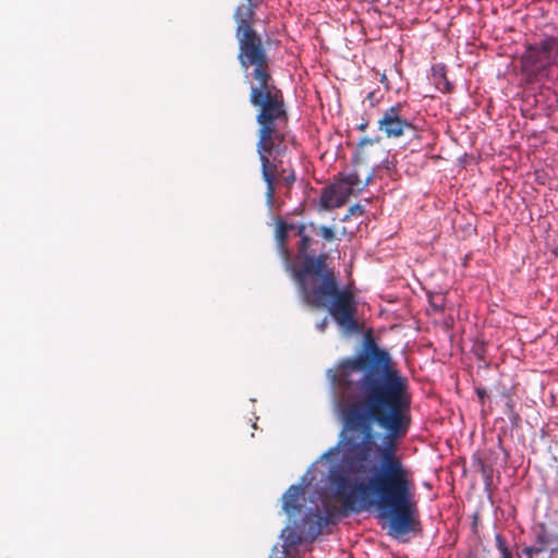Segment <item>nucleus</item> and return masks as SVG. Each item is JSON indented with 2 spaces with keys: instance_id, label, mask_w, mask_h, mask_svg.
Instances as JSON below:
<instances>
[{
  "instance_id": "423d86ee",
  "label": "nucleus",
  "mask_w": 558,
  "mask_h": 558,
  "mask_svg": "<svg viewBox=\"0 0 558 558\" xmlns=\"http://www.w3.org/2000/svg\"><path fill=\"white\" fill-rule=\"evenodd\" d=\"M294 229V225L287 223L283 220H279L277 222V229H276V241H277V250L279 255L282 258L284 269L287 272L290 274L292 277L293 271V263L291 258V252L288 247V232L290 230Z\"/></svg>"
},
{
  "instance_id": "dca6fc26",
  "label": "nucleus",
  "mask_w": 558,
  "mask_h": 558,
  "mask_svg": "<svg viewBox=\"0 0 558 558\" xmlns=\"http://www.w3.org/2000/svg\"><path fill=\"white\" fill-rule=\"evenodd\" d=\"M335 187L338 190V192H341L343 193L344 197L349 199V197L353 194L354 191H352V189L343 181V179L341 178V180L333 184Z\"/></svg>"
},
{
  "instance_id": "6e6552de",
  "label": "nucleus",
  "mask_w": 558,
  "mask_h": 558,
  "mask_svg": "<svg viewBox=\"0 0 558 558\" xmlns=\"http://www.w3.org/2000/svg\"><path fill=\"white\" fill-rule=\"evenodd\" d=\"M537 543H543L546 549L553 554L558 553V523L547 529L544 524L539 525V530L535 536Z\"/></svg>"
},
{
  "instance_id": "4468645a",
  "label": "nucleus",
  "mask_w": 558,
  "mask_h": 558,
  "mask_svg": "<svg viewBox=\"0 0 558 558\" xmlns=\"http://www.w3.org/2000/svg\"><path fill=\"white\" fill-rule=\"evenodd\" d=\"M343 181L352 189V191L362 190V181L356 172L348 173L342 177Z\"/></svg>"
},
{
  "instance_id": "6ab92c4d",
  "label": "nucleus",
  "mask_w": 558,
  "mask_h": 558,
  "mask_svg": "<svg viewBox=\"0 0 558 558\" xmlns=\"http://www.w3.org/2000/svg\"><path fill=\"white\" fill-rule=\"evenodd\" d=\"M367 126H368L367 122H362L361 124L357 125V130L364 132V131H366Z\"/></svg>"
},
{
  "instance_id": "aec40b11",
  "label": "nucleus",
  "mask_w": 558,
  "mask_h": 558,
  "mask_svg": "<svg viewBox=\"0 0 558 558\" xmlns=\"http://www.w3.org/2000/svg\"><path fill=\"white\" fill-rule=\"evenodd\" d=\"M477 395H478V397H480L481 399H483V398H484V396H485V391H484V390H480V389H477Z\"/></svg>"
},
{
  "instance_id": "f3484780",
  "label": "nucleus",
  "mask_w": 558,
  "mask_h": 558,
  "mask_svg": "<svg viewBox=\"0 0 558 558\" xmlns=\"http://www.w3.org/2000/svg\"><path fill=\"white\" fill-rule=\"evenodd\" d=\"M364 214V207L360 204H355L349 208V213L343 217V221H348L350 216H362Z\"/></svg>"
},
{
  "instance_id": "f03ea898",
  "label": "nucleus",
  "mask_w": 558,
  "mask_h": 558,
  "mask_svg": "<svg viewBox=\"0 0 558 558\" xmlns=\"http://www.w3.org/2000/svg\"><path fill=\"white\" fill-rule=\"evenodd\" d=\"M233 14L238 60L250 86V104L257 109L256 151L260 160L262 178L266 183V198L272 205L277 185L282 181L288 187L295 182L292 169L283 167L282 157L288 150L289 116L282 90L271 74L270 59L262 36L254 28L256 10L264 0H245Z\"/></svg>"
},
{
  "instance_id": "f257e3e1",
  "label": "nucleus",
  "mask_w": 558,
  "mask_h": 558,
  "mask_svg": "<svg viewBox=\"0 0 558 558\" xmlns=\"http://www.w3.org/2000/svg\"><path fill=\"white\" fill-rule=\"evenodd\" d=\"M327 377L340 399L342 423L337 446L324 454L340 453V464L328 475L333 499L343 514L376 507L388 518L392 537L416 531L414 482L397 456V444L412 425L408 378L372 338L357 354L328 369Z\"/></svg>"
},
{
  "instance_id": "20e7f679",
  "label": "nucleus",
  "mask_w": 558,
  "mask_h": 558,
  "mask_svg": "<svg viewBox=\"0 0 558 558\" xmlns=\"http://www.w3.org/2000/svg\"><path fill=\"white\" fill-rule=\"evenodd\" d=\"M558 58V37H546L538 44L531 45L523 56V63L533 74L546 70Z\"/></svg>"
},
{
  "instance_id": "a211bd4d",
  "label": "nucleus",
  "mask_w": 558,
  "mask_h": 558,
  "mask_svg": "<svg viewBox=\"0 0 558 558\" xmlns=\"http://www.w3.org/2000/svg\"><path fill=\"white\" fill-rule=\"evenodd\" d=\"M326 326H327V320H326V319H324V320H322L319 324H317V328H318L320 331H324V330H325V328H326Z\"/></svg>"
},
{
  "instance_id": "39448f33",
  "label": "nucleus",
  "mask_w": 558,
  "mask_h": 558,
  "mask_svg": "<svg viewBox=\"0 0 558 558\" xmlns=\"http://www.w3.org/2000/svg\"><path fill=\"white\" fill-rule=\"evenodd\" d=\"M403 106L397 104L385 110L378 120V130L384 132L387 137H400L408 131H415V126L402 114Z\"/></svg>"
},
{
  "instance_id": "2eb2a0df",
  "label": "nucleus",
  "mask_w": 558,
  "mask_h": 558,
  "mask_svg": "<svg viewBox=\"0 0 558 558\" xmlns=\"http://www.w3.org/2000/svg\"><path fill=\"white\" fill-rule=\"evenodd\" d=\"M544 550H546V546L543 543H535L533 546H526L522 549V555L526 558H533L536 555L542 554Z\"/></svg>"
},
{
  "instance_id": "0eeeda50",
  "label": "nucleus",
  "mask_w": 558,
  "mask_h": 558,
  "mask_svg": "<svg viewBox=\"0 0 558 558\" xmlns=\"http://www.w3.org/2000/svg\"><path fill=\"white\" fill-rule=\"evenodd\" d=\"M302 488L298 485L290 486L282 497V509L289 515L301 512L300 498Z\"/></svg>"
},
{
  "instance_id": "9b49d317",
  "label": "nucleus",
  "mask_w": 558,
  "mask_h": 558,
  "mask_svg": "<svg viewBox=\"0 0 558 558\" xmlns=\"http://www.w3.org/2000/svg\"><path fill=\"white\" fill-rule=\"evenodd\" d=\"M343 195V193L338 192L335 185H331L327 187L322 195V206L325 209L338 208L348 201V198H345Z\"/></svg>"
},
{
  "instance_id": "1a4fd4ad",
  "label": "nucleus",
  "mask_w": 558,
  "mask_h": 558,
  "mask_svg": "<svg viewBox=\"0 0 558 558\" xmlns=\"http://www.w3.org/2000/svg\"><path fill=\"white\" fill-rule=\"evenodd\" d=\"M303 521L304 524L308 526V536L316 538L318 535H320L323 527L328 525L329 518L323 515L319 512H310L304 517Z\"/></svg>"
},
{
  "instance_id": "ddd939ff",
  "label": "nucleus",
  "mask_w": 558,
  "mask_h": 558,
  "mask_svg": "<svg viewBox=\"0 0 558 558\" xmlns=\"http://www.w3.org/2000/svg\"><path fill=\"white\" fill-rule=\"evenodd\" d=\"M496 548L498 549L501 558H513L512 553L510 551L506 539L501 536V534H496Z\"/></svg>"
},
{
  "instance_id": "7ed1b4c3",
  "label": "nucleus",
  "mask_w": 558,
  "mask_h": 558,
  "mask_svg": "<svg viewBox=\"0 0 558 558\" xmlns=\"http://www.w3.org/2000/svg\"><path fill=\"white\" fill-rule=\"evenodd\" d=\"M299 262L293 264L292 279L304 304L326 310L345 332L361 331L356 319L357 302L354 292L340 287L338 276L327 253H316L317 238L325 242L336 240V231L315 222L296 227Z\"/></svg>"
},
{
  "instance_id": "f8f14e48",
  "label": "nucleus",
  "mask_w": 558,
  "mask_h": 558,
  "mask_svg": "<svg viewBox=\"0 0 558 558\" xmlns=\"http://www.w3.org/2000/svg\"><path fill=\"white\" fill-rule=\"evenodd\" d=\"M434 78L436 81L437 88L440 89L441 92L450 93L453 89L452 84L447 78L442 69H440L439 73L435 70Z\"/></svg>"
},
{
  "instance_id": "9d476101",
  "label": "nucleus",
  "mask_w": 558,
  "mask_h": 558,
  "mask_svg": "<svg viewBox=\"0 0 558 558\" xmlns=\"http://www.w3.org/2000/svg\"><path fill=\"white\" fill-rule=\"evenodd\" d=\"M372 148H374V150H378L380 154H384V150L380 146V137H363L357 144L355 158L360 161H366L372 156Z\"/></svg>"
}]
</instances>
